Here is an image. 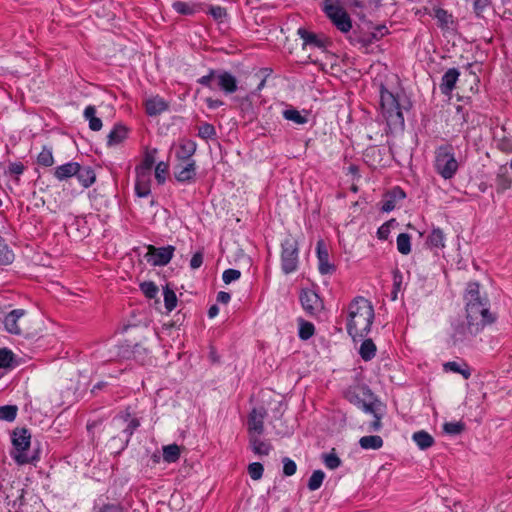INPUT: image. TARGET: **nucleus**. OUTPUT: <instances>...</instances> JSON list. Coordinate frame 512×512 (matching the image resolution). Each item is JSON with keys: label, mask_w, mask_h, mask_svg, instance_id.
I'll list each match as a JSON object with an SVG mask.
<instances>
[{"label": "nucleus", "mask_w": 512, "mask_h": 512, "mask_svg": "<svg viewBox=\"0 0 512 512\" xmlns=\"http://www.w3.org/2000/svg\"><path fill=\"white\" fill-rule=\"evenodd\" d=\"M374 320V308L364 297L354 298L348 306L347 332L355 341L364 338L371 330Z\"/></svg>", "instance_id": "f257e3e1"}, {"label": "nucleus", "mask_w": 512, "mask_h": 512, "mask_svg": "<svg viewBox=\"0 0 512 512\" xmlns=\"http://www.w3.org/2000/svg\"><path fill=\"white\" fill-rule=\"evenodd\" d=\"M466 312L468 322L472 323V332H481L485 325L493 321L487 307L486 299L479 301H467Z\"/></svg>", "instance_id": "f03ea898"}, {"label": "nucleus", "mask_w": 512, "mask_h": 512, "mask_svg": "<svg viewBox=\"0 0 512 512\" xmlns=\"http://www.w3.org/2000/svg\"><path fill=\"white\" fill-rule=\"evenodd\" d=\"M382 115L390 127H403L404 117L396 97L388 90H381Z\"/></svg>", "instance_id": "7ed1b4c3"}, {"label": "nucleus", "mask_w": 512, "mask_h": 512, "mask_svg": "<svg viewBox=\"0 0 512 512\" xmlns=\"http://www.w3.org/2000/svg\"><path fill=\"white\" fill-rule=\"evenodd\" d=\"M435 169L444 179H451L456 174L458 162L451 146H441L436 150Z\"/></svg>", "instance_id": "20e7f679"}, {"label": "nucleus", "mask_w": 512, "mask_h": 512, "mask_svg": "<svg viewBox=\"0 0 512 512\" xmlns=\"http://www.w3.org/2000/svg\"><path fill=\"white\" fill-rule=\"evenodd\" d=\"M324 12L338 30L343 33H347L351 30V18L339 0H325Z\"/></svg>", "instance_id": "39448f33"}, {"label": "nucleus", "mask_w": 512, "mask_h": 512, "mask_svg": "<svg viewBox=\"0 0 512 512\" xmlns=\"http://www.w3.org/2000/svg\"><path fill=\"white\" fill-rule=\"evenodd\" d=\"M31 435L26 429H16L13 432L12 443L14 451L12 452L14 460L18 464H26L31 461V457L27 454L30 447Z\"/></svg>", "instance_id": "423d86ee"}, {"label": "nucleus", "mask_w": 512, "mask_h": 512, "mask_svg": "<svg viewBox=\"0 0 512 512\" xmlns=\"http://www.w3.org/2000/svg\"><path fill=\"white\" fill-rule=\"evenodd\" d=\"M298 266V245L291 238H287L282 243L281 267L285 274H290Z\"/></svg>", "instance_id": "0eeeda50"}, {"label": "nucleus", "mask_w": 512, "mask_h": 512, "mask_svg": "<svg viewBox=\"0 0 512 512\" xmlns=\"http://www.w3.org/2000/svg\"><path fill=\"white\" fill-rule=\"evenodd\" d=\"M147 250L148 251L145 254V258L148 263L152 264L153 266H164L168 264L172 259L175 248L171 245L160 248L149 245Z\"/></svg>", "instance_id": "6e6552de"}, {"label": "nucleus", "mask_w": 512, "mask_h": 512, "mask_svg": "<svg viewBox=\"0 0 512 512\" xmlns=\"http://www.w3.org/2000/svg\"><path fill=\"white\" fill-rule=\"evenodd\" d=\"M266 410L264 408H254L248 417V437L262 435L264 432V419Z\"/></svg>", "instance_id": "1a4fd4ad"}, {"label": "nucleus", "mask_w": 512, "mask_h": 512, "mask_svg": "<svg viewBox=\"0 0 512 512\" xmlns=\"http://www.w3.org/2000/svg\"><path fill=\"white\" fill-rule=\"evenodd\" d=\"M24 309H15L9 312L3 320L5 330L8 333L20 335L22 333L23 321L21 319L25 316Z\"/></svg>", "instance_id": "9d476101"}, {"label": "nucleus", "mask_w": 512, "mask_h": 512, "mask_svg": "<svg viewBox=\"0 0 512 512\" xmlns=\"http://www.w3.org/2000/svg\"><path fill=\"white\" fill-rule=\"evenodd\" d=\"M300 301L303 309L310 315H316L323 308L320 297L312 290L302 291Z\"/></svg>", "instance_id": "9b49d317"}, {"label": "nucleus", "mask_w": 512, "mask_h": 512, "mask_svg": "<svg viewBox=\"0 0 512 512\" xmlns=\"http://www.w3.org/2000/svg\"><path fill=\"white\" fill-rule=\"evenodd\" d=\"M174 176L181 183H192L196 176L195 161H179L174 167Z\"/></svg>", "instance_id": "f8f14e48"}, {"label": "nucleus", "mask_w": 512, "mask_h": 512, "mask_svg": "<svg viewBox=\"0 0 512 512\" xmlns=\"http://www.w3.org/2000/svg\"><path fill=\"white\" fill-rule=\"evenodd\" d=\"M216 83L220 90L226 94H232L237 91V79L229 72L217 71Z\"/></svg>", "instance_id": "ddd939ff"}, {"label": "nucleus", "mask_w": 512, "mask_h": 512, "mask_svg": "<svg viewBox=\"0 0 512 512\" xmlns=\"http://www.w3.org/2000/svg\"><path fill=\"white\" fill-rule=\"evenodd\" d=\"M471 327L472 323L468 321L466 323H459L455 325L453 328V333L451 334L454 344L470 340L479 333L472 332Z\"/></svg>", "instance_id": "4468645a"}, {"label": "nucleus", "mask_w": 512, "mask_h": 512, "mask_svg": "<svg viewBox=\"0 0 512 512\" xmlns=\"http://www.w3.org/2000/svg\"><path fill=\"white\" fill-rule=\"evenodd\" d=\"M317 258L321 274H329L335 270L334 265L329 263V253L323 240L317 242Z\"/></svg>", "instance_id": "2eb2a0df"}, {"label": "nucleus", "mask_w": 512, "mask_h": 512, "mask_svg": "<svg viewBox=\"0 0 512 512\" xmlns=\"http://www.w3.org/2000/svg\"><path fill=\"white\" fill-rule=\"evenodd\" d=\"M262 435L249 437V444L252 451L258 456H267L272 450V445L269 441L261 438Z\"/></svg>", "instance_id": "dca6fc26"}, {"label": "nucleus", "mask_w": 512, "mask_h": 512, "mask_svg": "<svg viewBox=\"0 0 512 512\" xmlns=\"http://www.w3.org/2000/svg\"><path fill=\"white\" fill-rule=\"evenodd\" d=\"M459 71L456 68H451L442 77V81L440 84V90L443 94H450L454 89L455 84L459 78Z\"/></svg>", "instance_id": "f3484780"}, {"label": "nucleus", "mask_w": 512, "mask_h": 512, "mask_svg": "<svg viewBox=\"0 0 512 512\" xmlns=\"http://www.w3.org/2000/svg\"><path fill=\"white\" fill-rule=\"evenodd\" d=\"M79 163L69 162L55 168L54 176L59 181L67 180L77 173Z\"/></svg>", "instance_id": "a211bd4d"}, {"label": "nucleus", "mask_w": 512, "mask_h": 512, "mask_svg": "<svg viewBox=\"0 0 512 512\" xmlns=\"http://www.w3.org/2000/svg\"><path fill=\"white\" fill-rule=\"evenodd\" d=\"M196 151V143L191 140H183L180 142L176 151V158L178 161H192L190 158Z\"/></svg>", "instance_id": "6ab92c4d"}, {"label": "nucleus", "mask_w": 512, "mask_h": 512, "mask_svg": "<svg viewBox=\"0 0 512 512\" xmlns=\"http://www.w3.org/2000/svg\"><path fill=\"white\" fill-rule=\"evenodd\" d=\"M146 112L150 116H156L168 108L167 103L159 96L151 97L145 101Z\"/></svg>", "instance_id": "aec40b11"}, {"label": "nucleus", "mask_w": 512, "mask_h": 512, "mask_svg": "<svg viewBox=\"0 0 512 512\" xmlns=\"http://www.w3.org/2000/svg\"><path fill=\"white\" fill-rule=\"evenodd\" d=\"M78 181L81 183V185L85 188L90 187L96 179V175L94 170L89 166H81L79 164V168L77 173L75 174Z\"/></svg>", "instance_id": "412c9836"}, {"label": "nucleus", "mask_w": 512, "mask_h": 512, "mask_svg": "<svg viewBox=\"0 0 512 512\" xmlns=\"http://www.w3.org/2000/svg\"><path fill=\"white\" fill-rule=\"evenodd\" d=\"M135 192L139 197H146L150 194V174L137 172Z\"/></svg>", "instance_id": "4be33fe9"}, {"label": "nucleus", "mask_w": 512, "mask_h": 512, "mask_svg": "<svg viewBox=\"0 0 512 512\" xmlns=\"http://www.w3.org/2000/svg\"><path fill=\"white\" fill-rule=\"evenodd\" d=\"M127 137V128L123 125H115L114 128L108 134L107 144L109 146H115L122 143Z\"/></svg>", "instance_id": "5701e85b"}, {"label": "nucleus", "mask_w": 512, "mask_h": 512, "mask_svg": "<svg viewBox=\"0 0 512 512\" xmlns=\"http://www.w3.org/2000/svg\"><path fill=\"white\" fill-rule=\"evenodd\" d=\"M412 439L421 450H426L434 444V438L424 430L415 432Z\"/></svg>", "instance_id": "b1692460"}, {"label": "nucleus", "mask_w": 512, "mask_h": 512, "mask_svg": "<svg viewBox=\"0 0 512 512\" xmlns=\"http://www.w3.org/2000/svg\"><path fill=\"white\" fill-rule=\"evenodd\" d=\"M359 445L365 450H378L383 446V439L378 435L363 436L359 440Z\"/></svg>", "instance_id": "393cba45"}, {"label": "nucleus", "mask_w": 512, "mask_h": 512, "mask_svg": "<svg viewBox=\"0 0 512 512\" xmlns=\"http://www.w3.org/2000/svg\"><path fill=\"white\" fill-rule=\"evenodd\" d=\"M377 348L372 339H365L359 348V354L364 361H370L375 357Z\"/></svg>", "instance_id": "a878e982"}, {"label": "nucleus", "mask_w": 512, "mask_h": 512, "mask_svg": "<svg viewBox=\"0 0 512 512\" xmlns=\"http://www.w3.org/2000/svg\"><path fill=\"white\" fill-rule=\"evenodd\" d=\"M96 109L94 106L89 105L84 110V118L89 122V128L92 131H99L102 128V121L96 117Z\"/></svg>", "instance_id": "bb28decb"}, {"label": "nucleus", "mask_w": 512, "mask_h": 512, "mask_svg": "<svg viewBox=\"0 0 512 512\" xmlns=\"http://www.w3.org/2000/svg\"><path fill=\"white\" fill-rule=\"evenodd\" d=\"M444 233L440 228H435L432 230L430 235L427 238V244L430 248H444Z\"/></svg>", "instance_id": "cd10ccee"}, {"label": "nucleus", "mask_w": 512, "mask_h": 512, "mask_svg": "<svg viewBox=\"0 0 512 512\" xmlns=\"http://www.w3.org/2000/svg\"><path fill=\"white\" fill-rule=\"evenodd\" d=\"M512 180L509 176L507 168L501 167L497 174L496 184L498 191H505L511 187Z\"/></svg>", "instance_id": "c85d7f7f"}, {"label": "nucleus", "mask_w": 512, "mask_h": 512, "mask_svg": "<svg viewBox=\"0 0 512 512\" xmlns=\"http://www.w3.org/2000/svg\"><path fill=\"white\" fill-rule=\"evenodd\" d=\"M156 149H153L151 151H147L145 153V156H144V159L140 165V167H138L136 169L137 172H140V173H147V174H150L151 173V169L155 163V155H156Z\"/></svg>", "instance_id": "c756f323"}, {"label": "nucleus", "mask_w": 512, "mask_h": 512, "mask_svg": "<svg viewBox=\"0 0 512 512\" xmlns=\"http://www.w3.org/2000/svg\"><path fill=\"white\" fill-rule=\"evenodd\" d=\"M180 457V448L176 444L163 447V459L168 463L176 462Z\"/></svg>", "instance_id": "7c9ffc66"}, {"label": "nucleus", "mask_w": 512, "mask_h": 512, "mask_svg": "<svg viewBox=\"0 0 512 512\" xmlns=\"http://www.w3.org/2000/svg\"><path fill=\"white\" fill-rule=\"evenodd\" d=\"M397 250L403 254L408 255L411 252V238L407 233H401L397 237Z\"/></svg>", "instance_id": "2f4dec72"}, {"label": "nucleus", "mask_w": 512, "mask_h": 512, "mask_svg": "<svg viewBox=\"0 0 512 512\" xmlns=\"http://www.w3.org/2000/svg\"><path fill=\"white\" fill-rule=\"evenodd\" d=\"M283 117L286 120L292 121L296 124L303 125L308 122V118L304 115H302L298 110L296 109H286L283 111Z\"/></svg>", "instance_id": "473e14b6"}, {"label": "nucleus", "mask_w": 512, "mask_h": 512, "mask_svg": "<svg viewBox=\"0 0 512 512\" xmlns=\"http://www.w3.org/2000/svg\"><path fill=\"white\" fill-rule=\"evenodd\" d=\"M325 478V473L322 470H315L308 480V489L310 491L318 490Z\"/></svg>", "instance_id": "72a5a7b5"}, {"label": "nucleus", "mask_w": 512, "mask_h": 512, "mask_svg": "<svg viewBox=\"0 0 512 512\" xmlns=\"http://www.w3.org/2000/svg\"><path fill=\"white\" fill-rule=\"evenodd\" d=\"M173 9L182 15H192L196 12V5L183 1H176L172 4Z\"/></svg>", "instance_id": "f704fd0d"}, {"label": "nucleus", "mask_w": 512, "mask_h": 512, "mask_svg": "<svg viewBox=\"0 0 512 512\" xmlns=\"http://www.w3.org/2000/svg\"><path fill=\"white\" fill-rule=\"evenodd\" d=\"M14 254L9 250L2 237H0V265H7L13 261Z\"/></svg>", "instance_id": "c9c22d12"}, {"label": "nucleus", "mask_w": 512, "mask_h": 512, "mask_svg": "<svg viewBox=\"0 0 512 512\" xmlns=\"http://www.w3.org/2000/svg\"><path fill=\"white\" fill-rule=\"evenodd\" d=\"M37 162L39 165L45 167L52 166L54 164L52 150L50 148L44 147L37 157Z\"/></svg>", "instance_id": "e433bc0d"}, {"label": "nucleus", "mask_w": 512, "mask_h": 512, "mask_svg": "<svg viewBox=\"0 0 512 512\" xmlns=\"http://www.w3.org/2000/svg\"><path fill=\"white\" fill-rule=\"evenodd\" d=\"M298 35L303 39L304 44H310L317 47H321L322 43L314 33L308 32L303 28L298 29Z\"/></svg>", "instance_id": "4c0bfd02"}, {"label": "nucleus", "mask_w": 512, "mask_h": 512, "mask_svg": "<svg viewBox=\"0 0 512 512\" xmlns=\"http://www.w3.org/2000/svg\"><path fill=\"white\" fill-rule=\"evenodd\" d=\"M315 328L314 325L311 322L307 321H300L299 324V337L302 340H308L311 338L314 334Z\"/></svg>", "instance_id": "58836bf2"}, {"label": "nucleus", "mask_w": 512, "mask_h": 512, "mask_svg": "<svg viewBox=\"0 0 512 512\" xmlns=\"http://www.w3.org/2000/svg\"><path fill=\"white\" fill-rule=\"evenodd\" d=\"M18 408L15 405L0 407V420L13 421L16 418Z\"/></svg>", "instance_id": "ea45409f"}, {"label": "nucleus", "mask_w": 512, "mask_h": 512, "mask_svg": "<svg viewBox=\"0 0 512 512\" xmlns=\"http://www.w3.org/2000/svg\"><path fill=\"white\" fill-rule=\"evenodd\" d=\"M14 360V353L8 348L0 349V368H8Z\"/></svg>", "instance_id": "a19ab883"}, {"label": "nucleus", "mask_w": 512, "mask_h": 512, "mask_svg": "<svg viewBox=\"0 0 512 512\" xmlns=\"http://www.w3.org/2000/svg\"><path fill=\"white\" fill-rule=\"evenodd\" d=\"M164 303L165 307L168 311H172L177 304V298L176 294L173 290L169 289L168 287L164 290Z\"/></svg>", "instance_id": "79ce46f5"}, {"label": "nucleus", "mask_w": 512, "mask_h": 512, "mask_svg": "<svg viewBox=\"0 0 512 512\" xmlns=\"http://www.w3.org/2000/svg\"><path fill=\"white\" fill-rule=\"evenodd\" d=\"M323 461L325 466L331 470L336 469L341 465V460L335 453L324 454Z\"/></svg>", "instance_id": "37998d69"}, {"label": "nucleus", "mask_w": 512, "mask_h": 512, "mask_svg": "<svg viewBox=\"0 0 512 512\" xmlns=\"http://www.w3.org/2000/svg\"><path fill=\"white\" fill-rule=\"evenodd\" d=\"M264 472L263 465L259 462L249 464L248 473L253 480H259L262 478Z\"/></svg>", "instance_id": "c03bdc74"}, {"label": "nucleus", "mask_w": 512, "mask_h": 512, "mask_svg": "<svg viewBox=\"0 0 512 512\" xmlns=\"http://www.w3.org/2000/svg\"><path fill=\"white\" fill-rule=\"evenodd\" d=\"M479 293V285L477 283H470L467 288L466 302L483 300Z\"/></svg>", "instance_id": "a18cd8bd"}, {"label": "nucleus", "mask_w": 512, "mask_h": 512, "mask_svg": "<svg viewBox=\"0 0 512 512\" xmlns=\"http://www.w3.org/2000/svg\"><path fill=\"white\" fill-rule=\"evenodd\" d=\"M140 289L149 299H153L158 293V287L150 281L141 283Z\"/></svg>", "instance_id": "49530a36"}, {"label": "nucleus", "mask_w": 512, "mask_h": 512, "mask_svg": "<svg viewBox=\"0 0 512 512\" xmlns=\"http://www.w3.org/2000/svg\"><path fill=\"white\" fill-rule=\"evenodd\" d=\"M168 172V165L165 162H159L155 168V178L159 184L165 182V175Z\"/></svg>", "instance_id": "de8ad7c7"}, {"label": "nucleus", "mask_w": 512, "mask_h": 512, "mask_svg": "<svg viewBox=\"0 0 512 512\" xmlns=\"http://www.w3.org/2000/svg\"><path fill=\"white\" fill-rule=\"evenodd\" d=\"M215 133L216 132L214 126L209 123H204L198 129V135L203 139L211 138L215 135Z\"/></svg>", "instance_id": "09e8293b"}, {"label": "nucleus", "mask_w": 512, "mask_h": 512, "mask_svg": "<svg viewBox=\"0 0 512 512\" xmlns=\"http://www.w3.org/2000/svg\"><path fill=\"white\" fill-rule=\"evenodd\" d=\"M282 462H283V473L285 476H292L296 473L297 465L292 459L285 457V458H283Z\"/></svg>", "instance_id": "8fccbe9b"}, {"label": "nucleus", "mask_w": 512, "mask_h": 512, "mask_svg": "<svg viewBox=\"0 0 512 512\" xmlns=\"http://www.w3.org/2000/svg\"><path fill=\"white\" fill-rule=\"evenodd\" d=\"M241 272L236 269H227L223 272L222 279L225 284H230L240 278Z\"/></svg>", "instance_id": "3c124183"}, {"label": "nucleus", "mask_w": 512, "mask_h": 512, "mask_svg": "<svg viewBox=\"0 0 512 512\" xmlns=\"http://www.w3.org/2000/svg\"><path fill=\"white\" fill-rule=\"evenodd\" d=\"M444 431L451 435H457L462 432L464 426L460 422H448L444 424Z\"/></svg>", "instance_id": "603ef678"}, {"label": "nucleus", "mask_w": 512, "mask_h": 512, "mask_svg": "<svg viewBox=\"0 0 512 512\" xmlns=\"http://www.w3.org/2000/svg\"><path fill=\"white\" fill-rule=\"evenodd\" d=\"M216 70H210V72L207 75L202 76L198 79V83H200L203 86L209 87L210 89H213V81H216Z\"/></svg>", "instance_id": "864d4df0"}, {"label": "nucleus", "mask_w": 512, "mask_h": 512, "mask_svg": "<svg viewBox=\"0 0 512 512\" xmlns=\"http://www.w3.org/2000/svg\"><path fill=\"white\" fill-rule=\"evenodd\" d=\"M208 13L215 20H222L226 16V9L221 6H211Z\"/></svg>", "instance_id": "5fc2aeb1"}, {"label": "nucleus", "mask_w": 512, "mask_h": 512, "mask_svg": "<svg viewBox=\"0 0 512 512\" xmlns=\"http://www.w3.org/2000/svg\"><path fill=\"white\" fill-rule=\"evenodd\" d=\"M357 406L366 413H371L373 415L378 414L376 405L373 402L367 403L364 400H359V402H357Z\"/></svg>", "instance_id": "6e6d98bb"}, {"label": "nucleus", "mask_w": 512, "mask_h": 512, "mask_svg": "<svg viewBox=\"0 0 512 512\" xmlns=\"http://www.w3.org/2000/svg\"><path fill=\"white\" fill-rule=\"evenodd\" d=\"M24 165L21 162L10 163L7 173L10 175H21L24 171Z\"/></svg>", "instance_id": "4d7b16f0"}, {"label": "nucleus", "mask_w": 512, "mask_h": 512, "mask_svg": "<svg viewBox=\"0 0 512 512\" xmlns=\"http://www.w3.org/2000/svg\"><path fill=\"white\" fill-rule=\"evenodd\" d=\"M490 4L489 0H474V11L477 16H482L483 11Z\"/></svg>", "instance_id": "13d9d810"}, {"label": "nucleus", "mask_w": 512, "mask_h": 512, "mask_svg": "<svg viewBox=\"0 0 512 512\" xmlns=\"http://www.w3.org/2000/svg\"><path fill=\"white\" fill-rule=\"evenodd\" d=\"M435 18L441 23V25H447L450 15L443 9H437L435 11Z\"/></svg>", "instance_id": "bf43d9fd"}, {"label": "nucleus", "mask_w": 512, "mask_h": 512, "mask_svg": "<svg viewBox=\"0 0 512 512\" xmlns=\"http://www.w3.org/2000/svg\"><path fill=\"white\" fill-rule=\"evenodd\" d=\"M203 263V254L201 252L195 253L190 260V267L198 269Z\"/></svg>", "instance_id": "052dcab7"}, {"label": "nucleus", "mask_w": 512, "mask_h": 512, "mask_svg": "<svg viewBox=\"0 0 512 512\" xmlns=\"http://www.w3.org/2000/svg\"><path fill=\"white\" fill-rule=\"evenodd\" d=\"M396 206V199L392 197V195H388L387 199L383 202L382 210L384 212L392 211Z\"/></svg>", "instance_id": "680f3d73"}, {"label": "nucleus", "mask_w": 512, "mask_h": 512, "mask_svg": "<svg viewBox=\"0 0 512 512\" xmlns=\"http://www.w3.org/2000/svg\"><path fill=\"white\" fill-rule=\"evenodd\" d=\"M389 233H390L389 225L384 224L378 229L377 236L379 239L386 240L389 236Z\"/></svg>", "instance_id": "e2e57ef3"}, {"label": "nucleus", "mask_w": 512, "mask_h": 512, "mask_svg": "<svg viewBox=\"0 0 512 512\" xmlns=\"http://www.w3.org/2000/svg\"><path fill=\"white\" fill-rule=\"evenodd\" d=\"M139 426V422L138 420L136 419H132L127 428L124 430V432L126 433V437L129 438L132 434H133V431Z\"/></svg>", "instance_id": "0e129e2a"}, {"label": "nucleus", "mask_w": 512, "mask_h": 512, "mask_svg": "<svg viewBox=\"0 0 512 512\" xmlns=\"http://www.w3.org/2000/svg\"><path fill=\"white\" fill-rule=\"evenodd\" d=\"M374 421L371 422L369 429L372 431H379L381 429V416L379 414L374 415Z\"/></svg>", "instance_id": "69168bd1"}, {"label": "nucleus", "mask_w": 512, "mask_h": 512, "mask_svg": "<svg viewBox=\"0 0 512 512\" xmlns=\"http://www.w3.org/2000/svg\"><path fill=\"white\" fill-rule=\"evenodd\" d=\"M444 368L447 370H450L452 372H455V373L461 372V367H460L459 363H457L455 361L447 362L446 364H444Z\"/></svg>", "instance_id": "338daca9"}, {"label": "nucleus", "mask_w": 512, "mask_h": 512, "mask_svg": "<svg viewBox=\"0 0 512 512\" xmlns=\"http://www.w3.org/2000/svg\"><path fill=\"white\" fill-rule=\"evenodd\" d=\"M98 512H123V510L117 505H105Z\"/></svg>", "instance_id": "774afa93"}]
</instances>
